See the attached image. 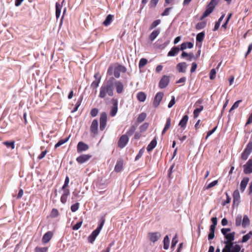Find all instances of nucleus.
<instances>
[{"instance_id": "obj_1", "label": "nucleus", "mask_w": 252, "mask_h": 252, "mask_svg": "<svg viewBox=\"0 0 252 252\" xmlns=\"http://www.w3.org/2000/svg\"><path fill=\"white\" fill-rule=\"evenodd\" d=\"M126 68L123 65L120 64H110L108 68L107 72V77L110 79H114L113 75L115 78H119L121 73H125L126 71Z\"/></svg>"}, {"instance_id": "obj_2", "label": "nucleus", "mask_w": 252, "mask_h": 252, "mask_svg": "<svg viewBox=\"0 0 252 252\" xmlns=\"http://www.w3.org/2000/svg\"><path fill=\"white\" fill-rule=\"evenodd\" d=\"M107 94L110 96L113 95V84L112 82H108L101 87L99 97L104 98Z\"/></svg>"}, {"instance_id": "obj_3", "label": "nucleus", "mask_w": 252, "mask_h": 252, "mask_svg": "<svg viewBox=\"0 0 252 252\" xmlns=\"http://www.w3.org/2000/svg\"><path fill=\"white\" fill-rule=\"evenodd\" d=\"M219 1L220 0H211L207 5L206 10L200 17V20H202L208 16L213 11L215 7L218 4Z\"/></svg>"}, {"instance_id": "obj_4", "label": "nucleus", "mask_w": 252, "mask_h": 252, "mask_svg": "<svg viewBox=\"0 0 252 252\" xmlns=\"http://www.w3.org/2000/svg\"><path fill=\"white\" fill-rule=\"evenodd\" d=\"M104 222L105 220L102 219V221L101 222L99 225L94 230L91 235L89 236L88 241L90 243H93L96 237L99 234L100 230H101L104 225Z\"/></svg>"}, {"instance_id": "obj_5", "label": "nucleus", "mask_w": 252, "mask_h": 252, "mask_svg": "<svg viewBox=\"0 0 252 252\" xmlns=\"http://www.w3.org/2000/svg\"><path fill=\"white\" fill-rule=\"evenodd\" d=\"M252 152V140L250 141L247 145L246 148L241 154V158L242 159L246 160L248 159L249 155Z\"/></svg>"}, {"instance_id": "obj_6", "label": "nucleus", "mask_w": 252, "mask_h": 252, "mask_svg": "<svg viewBox=\"0 0 252 252\" xmlns=\"http://www.w3.org/2000/svg\"><path fill=\"white\" fill-rule=\"evenodd\" d=\"M235 235V233L234 232L223 235L224 238L227 240L226 241L224 242L225 246H228L230 247H232L233 246V245L234 244L233 241L234 240Z\"/></svg>"}, {"instance_id": "obj_7", "label": "nucleus", "mask_w": 252, "mask_h": 252, "mask_svg": "<svg viewBox=\"0 0 252 252\" xmlns=\"http://www.w3.org/2000/svg\"><path fill=\"white\" fill-rule=\"evenodd\" d=\"M107 116L106 112L101 113L100 117V129L103 130L107 124Z\"/></svg>"}, {"instance_id": "obj_8", "label": "nucleus", "mask_w": 252, "mask_h": 252, "mask_svg": "<svg viewBox=\"0 0 252 252\" xmlns=\"http://www.w3.org/2000/svg\"><path fill=\"white\" fill-rule=\"evenodd\" d=\"M128 140L129 139L127 135L124 134L121 136L118 142L119 147L121 148H124L127 144Z\"/></svg>"}, {"instance_id": "obj_9", "label": "nucleus", "mask_w": 252, "mask_h": 252, "mask_svg": "<svg viewBox=\"0 0 252 252\" xmlns=\"http://www.w3.org/2000/svg\"><path fill=\"white\" fill-rule=\"evenodd\" d=\"M148 237L150 241L154 243L161 237V234L158 232H151L148 234Z\"/></svg>"}, {"instance_id": "obj_10", "label": "nucleus", "mask_w": 252, "mask_h": 252, "mask_svg": "<svg viewBox=\"0 0 252 252\" xmlns=\"http://www.w3.org/2000/svg\"><path fill=\"white\" fill-rule=\"evenodd\" d=\"M233 206H237L239 205L240 195L239 191L238 189L234 190L233 193Z\"/></svg>"}, {"instance_id": "obj_11", "label": "nucleus", "mask_w": 252, "mask_h": 252, "mask_svg": "<svg viewBox=\"0 0 252 252\" xmlns=\"http://www.w3.org/2000/svg\"><path fill=\"white\" fill-rule=\"evenodd\" d=\"M163 93L159 92L156 94L153 101V105L155 107H157L162 99Z\"/></svg>"}, {"instance_id": "obj_12", "label": "nucleus", "mask_w": 252, "mask_h": 252, "mask_svg": "<svg viewBox=\"0 0 252 252\" xmlns=\"http://www.w3.org/2000/svg\"><path fill=\"white\" fill-rule=\"evenodd\" d=\"M98 124L97 120L96 119L94 120L90 126V130L94 135H96L98 133Z\"/></svg>"}, {"instance_id": "obj_13", "label": "nucleus", "mask_w": 252, "mask_h": 252, "mask_svg": "<svg viewBox=\"0 0 252 252\" xmlns=\"http://www.w3.org/2000/svg\"><path fill=\"white\" fill-rule=\"evenodd\" d=\"M91 157L90 155H82L76 158V160L79 163L83 164L89 160Z\"/></svg>"}, {"instance_id": "obj_14", "label": "nucleus", "mask_w": 252, "mask_h": 252, "mask_svg": "<svg viewBox=\"0 0 252 252\" xmlns=\"http://www.w3.org/2000/svg\"><path fill=\"white\" fill-rule=\"evenodd\" d=\"M89 149V146L83 142H79L77 146V150L78 153H81L86 151Z\"/></svg>"}, {"instance_id": "obj_15", "label": "nucleus", "mask_w": 252, "mask_h": 252, "mask_svg": "<svg viewBox=\"0 0 252 252\" xmlns=\"http://www.w3.org/2000/svg\"><path fill=\"white\" fill-rule=\"evenodd\" d=\"M53 235V233L51 231H48L46 232L43 236L42 242L44 244L47 243L51 239Z\"/></svg>"}, {"instance_id": "obj_16", "label": "nucleus", "mask_w": 252, "mask_h": 252, "mask_svg": "<svg viewBox=\"0 0 252 252\" xmlns=\"http://www.w3.org/2000/svg\"><path fill=\"white\" fill-rule=\"evenodd\" d=\"M160 32V30L159 29H157L154 31L150 34L149 36V39L151 41H153L158 36Z\"/></svg>"}, {"instance_id": "obj_17", "label": "nucleus", "mask_w": 252, "mask_h": 252, "mask_svg": "<svg viewBox=\"0 0 252 252\" xmlns=\"http://www.w3.org/2000/svg\"><path fill=\"white\" fill-rule=\"evenodd\" d=\"M114 15L111 14H109L106 16V18L105 20L103 21L102 24L105 27H107L109 26L111 23H112L113 19H114Z\"/></svg>"}, {"instance_id": "obj_18", "label": "nucleus", "mask_w": 252, "mask_h": 252, "mask_svg": "<svg viewBox=\"0 0 252 252\" xmlns=\"http://www.w3.org/2000/svg\"><path fill=\"white\" fill-rule=\"evenodd\" d=\"M180 50V48L178 46L173 47L168 53L167 55L170 57L175 56L179 53Z\"/></svg>"}, {"instance_id": "obj_19", "label": "nucleus", "mask_w": 252, "mask_h": 252, "mask_svg": "<svg viewBox=\"0 0 252 252\" xmlns=\"http://www.w3.org/2000/svg\"><path fill=\"white\" fill-rule=\"evenodd\" d=\"M249 181V178L247 177L244 178L240 183V190L241 192H243Z\"/></svg>"}, {"instance_id": "obj_20", "label": "nucleus", "mask_w": 252, "mask_h": 252, "mask_svg": "<svg viewBox=\"0 0 252 252\" xmlns=\"http://www.w3.org/2000/svg\"><path fill=\"white\" fill-rule=\"evenodd\" d=\"M181 50L184 51V50L186 49L187 48L191 49L193 47V44L192 43L190 42H184L182 43L180 45Z\"/></svg>"}, {"instance_id": "obj_21", "label": "nucleus", "mask_w": 252, "mask_h": 252, "mask_svg": "<svg viewBox=\"0 0 252 252\" xmlns=\"http://www.w3.org/2000/svg\"><path fill=\"white\" fill-rule=\"evenodd\" d=\"M123 168V161L122 160H118L115 167V171L117 172H119L122 170Z\"/></svg>"}, {"instance_id": "obj_22", "label": "nucleus", "mask_w": 252, "mask_h": 252, "mask_svg": "<svg viewBox=\"0 0 252 252\" xmlns=\"http://www.w3.org/2000/svg\"><path fill=\"white\" fill-rule=\"evenodd\" d=\"M157 144L156 138H155L154 139H153L151 142L150 143V144L148 145L147 150L148 152H150L152 151L155 147L156 146Z\"/></svg>"}, {"instance_id": "obj_23", "label": "nucleus", "mask_w": 252, "mask_h": 252, "mask_svg": "<svg viewBox=\"0 0 252 252\" xmlns=\"http://www.w3.org/2000/svg\"><path fill=\"white\" fill-rule=\"evenodd\" d=\"M187 67V64L186 63H180L177 65V69L179 72H184Z\"/></svg>"}, {"instance_id": "obj_24", "label": "nucleus", "mask_w": 252, "mask_h": 252, "mask_svg": "<svg viewBox=\"0 0 252 252\" xmlns=\"http://www.w3.org/2000/svg\"><path fill=\"white\" fill-rule=\"evenodd\" d=\"M189 117L188 115H185L181 120L180 121L179 126H180L181 127H185L187 125V123L188 121Z\"/></svg>"}, {"instance_id": "obj_25", "label": "nucleus", "mask_w": 252, "mask_h": 252, "mask_svg": "<svg viewBox=\"0 0 252 252\" xmlns=\"http://www.w3.org/2000/svg\"><path fill=\"white\" fill-rule=\"evenodd\" d=\"M244 172L246 174H250L252 173V166L249 164L248 162L243 165Z\"/></svg>"}, {"instance_id": "obj_26", "label": "nucleus", "mask_w": 252, "mask_h": 252, "mask_svg": "<svg viewBox=\"0 0 252 252\" xmlns=\"http://www.w3.org/2000/svg\"><path fill=\"white\" fill-rule=\"evenodd\" d=\"M181 57L183 58H187V60L191 61L193 58V54L192 53H188L183 51L181 54Z\"/></svg>"}, {"instance_id": "obj_27", "label": "nucleus", "mask_w": 252, "mask_h": 252, "mask_svg": "<svg viewBox=\"0 0 252 252\" xmlns=\"http://www.w3.org/2000/svg\"><path fill=\"white\" fill-rule=\"evenodd\" d=\"M118 111V103L116 101H115V102L113 104V105L112 107L111 112H110V115L112 117H114L117 114V112Z\"/></svg>"}, {"instance_id": "obj_28", "label": "nucleus", "mask_w": 252, "mask_h": 252, "mask_svg": "<svg viewBox=\"0 0 252 252\" xmlns=\"http://www.w3.org/2000/svg\"><path fill=\"white\" fill-rule=\"evenodd\" d=\"M171 121V120L170 118H168L167 119L165 125L164 127L161 132L162 135H163L166 132V131L168 129H169V128L170 127Z\"/></svg>"}, {"instance_id": "obj_29", "label": "nucleus", "mask_w": 252, "mask_h": 252, "mask_svg": "<svg viewBox=\"0 0 252 252\" xmlns=\"http://www.w3.org/2000/svg\"><path fill=\"white\" fill-rule=\"evenodd\" d=\"M250 224V220L249 217L247 215H244L242 222L243 227L245 228L247 226H249Z\"/></svg>"}, {"instance_id": "obj_30", "label": "nucleus", "mask_w": 252, "mask_h": 252, "mask_svg": "<svg viewBox=\"0 0 252 252\" xmlns=\"http://www.w3.org/2000/svg\"><path fill=\"white\" fill-rule=\"evenodd\" d=\"M62 8V5L60 3L56 2V16L57 19H58L60 16Z\"/></svg>"}, {"instance_id": "obj_31", "label": "nucleus", "mask_w": 252, "mask_h": 252, "mask_svg": "<svg viewBox=\"0 0 252 252\" xmlns=\"http://www.w3.org/2000/svg\"><path fill=\"white\" fill-rule=\"evenodd\" d=\"M115 86L116 87L117 92L118 94L122 93L124 89V86L123 84L119 81H117L115 83Z\"/></svg>"}, {"instance_id": "obj_32", "label": "nucleus", "mask_w": 252, "mask_h": 252, "mask_svg": "<svg viewBox=\"0 0 252 252\" xmlns=\"http://www.w3.org/2000/svg\"><path fill=\"white\" fill-rule=\"evenodd\" d=\"M224 16H225L224 14H222L220 17V18L219 19L218 21H217L215 23V26H214V29H213L214 31H216L217 30H218L219 29V27L220 26V23L221 22V21L223 19V18L224 17Z\"/></svg>"}, {"instance_id": "obj_33", "label": "nucleus", "mask_w": 252, "mask_h": 252, "mask_svg": "<svg viewBox=\"0 0 252 252\" xmlns=\"http://www.w3.org/2000/svg\"><path fill=\"white\" fill-rule=\"evenodd\" d=\"M137 98L139 101L144 102L146 100V95L144 93L141 92L137 94Z\"/></svg>"}, {"instance_id": "obj_34", "label": "nucleus", "mask_w": 252, "mask_h": 252, "mask_svg": "<svg viewBox=\"0 0 252 252\" xmlns=\"http://www.w3.org/2000/svg\"><path fill=\"white\" fill-rule=\"evenodd\" d=\"M204 107L202 105L199 106L198 108H196L193 111V117L196 118L199 115V113L203 110Z\"/></svg>"}, {"instance_id": "obj_35", "label": "nucleus", "mask_w": 252, "mask_h": 252, "mask_svg": "<svg viewBox=\"0 0 252 252\" xmlns=\"http://www.w3.org/2000/svg\"><path fill=\"white\" fill-rule=\"evenodd\" d=\"M170 240L168 235H166L163 240V248L167 250L169 248Z\"/></svg>"}, {"instance_id": "obj_36", "label": "nucleus", "mask_w": 252, "mask_h": 252, "mask_svg": "<svg viewBox=\"0 0 252 252\" xmlns=\"http://www.w3.org/2000/svg\"><path fill=\"white\" fill-rule=\"evenodd\" d=\"M147 117V115L145 113H142L138 116L137 119V122L138 123H141L142 122H143L145 119H146Z\"/></svg>"}, {"instance_id": "obj_37", "label": "nucleus", "mask_w": 252, "mask_h": 252, "mask_svg": "<svg viewBox=\"0 0 252 252\" xmlns=\"http://www.w3.org/2000/svg\"><path fill=\"white\" fill-rule=\"evenodd\" d=\"M169 84V80H160L159 83V87L161 89L165 88Z\"/></svg>"}, {"instance_id": "obj_38", "label": "nucleus", "mask_w": 252, "mask_h": 252, "mask_svg": "<svg viewBox=\"0 0 252 252\" xmlns=\"http://www.w3.org/2000/svg\"><path fill=\"white\" fill-rule=\"evenodd\" d=\"M204 36H205V32H201L198 33L196 35V41L199 42H201L203 40V39L204 38Z\"/></svg>"}, {"instance_id": "obj_39", "label": "nucleus", "mask_w": 252, "mask_h": 252, "mask_svg": "<svg viewBox=\"0 0 252 252\" xmlns=\"http://www.w3.org/2000/svg\"><path fill=\"white\" fill-rule=\"evenodd\" d=\"M241 250V247L238 245L236 244L230 248V252H240Z\"/></svg>"}, {"instance_id": "obj_40", "label": "nucleus", "mask_w": 252, "mask_h": 252, "mask_svg": "<svg viewBox=\"0 0 252 252\" xmlns=\"http://www.w3.org/2000/svg\"><path fill=\"white\" fill-rule=\"evenodd\" d=\"M69 137L66 138H65V139H61L55 145V147L56 148L61 146V145H62L64 143H66L69 139Z\"/></svg>"}, {"instance_id": "obj_41", "label": "nucleus", "mask_w": 252, "mask_h": 252, "mask_svg": "<svg viewBox=\"0 0 252 252\" xmlns=\"http://www.w3.org/2000/svg\"><path fill=\"white\" fill-rule=\"evenodd\" d=\"M242 216L241 215H238L237 216L235 219V225L237 226H240L242 222Z\"/></svg>"}, {"instance_id": "obj_42", "label": "nucleus", "mask_w": 252, "mask_h": 252, "mask_svg": "<svg viewBox=\"0 0 252 252\" xmlns=\"http://www.w3.org/2000/svg\"><path fill=\"white\" fill-rule=\"evenodd\" d=\"M225 194L226 195V199L221 203V205L223 206H225L227 204L229 203L231 199V197L229 196L228 193L227 192H225Z\"/></svg>"}, {"instance_id": "obj_43", "label": "nucleus", "mask_w": 252, "mask_h": 252, "mask_svg": "<svg viewBox=\"0 0 252 252\" xmlns=\"http://www.w3.org/2000/svg\"><path fill=\"white\" fill-rule=\"evenodd\" d=\"M206 25V22H201L198 23L195 26V28L197 30H200L203 29Z\"/></svg>"}, {"instance_id": "obj_44", "label": "nucleus", "mask_w": 252, "mask_h": 252, "mask_svg": "<svg viewBox=\"0 0 252 252\" xmlns=\"http://www.w3.org/2000/svg\"><path fill=\"white\" fill-rule=\"evenodd\" d=\"M218 183V180L214 181L212 183H210L208 185H207V186L205 185L204 187V189L205 190L208 189L215 186L216 185H217Z\"/></svg>"}, {"instance_id": "obj_45", "label": "nucleus", "mask_w": 252, "mask_h": 252, "mask_svg": "<svg viewBox=\"0 0 252 252\" xmlns=\"http://www.w3.org/2000/svg\"><path fill=\"white\" fill-rule=\"evenodd\" d=\"M148 63V61L146 59L142 58L139 63V67L140 68L143 67Z\"/></svg>"}, {"instance_id": "obj_46", "label": "nucleus", "mask_w": 252, "mask_h": 252, "mask_svg": "<svg viewBox=\"0 0 252 252\" xmlns=\"http://www.w3.org/2000/svg\"><path fill=\"white\" fill-rule=\"evenodd\" d=\"M161 22V20L159 19L154 21L150 25V29L152 30L158 26Z\"/></svg>"}, {"instance_id": "obj_47", "label": "nucleus", "mask_w": 252, "mask_h": 252, "mask_svg": "<svg viewBox=\"0 0 252 252\" xmlns=\"http://www.w3.org/2000/svg\"><path fill=\"white\" fill-rule=\"evenodd\" d=\"M252 235V231L249 232L248 234L243 236V237L242 238V242L243 243H245V242H247L250 239V238H251V236Z\"/></svg>"}, {"instance_id": "obj_48", "label": "nucleus", "mask_w": 252, "mask_h": 252, "mask_svg": "<svg viewBox=\"0 0 252 252\" xmlns=\"http://www.w3.org/2000/svg\"><path fill=\"white\" fill-rule=\"evenodd\" d=\"M232 13H229L228 15L227 19H226L225 23L222 25V28H223L225 29H227V24L228 23V22H229L230 19L232 17Z\"/></svg>"}, {"instance_id": "obj_49", "label": "nucleus", "mask_w": 252, "mask_h": 252, "mask_svg": "<svg viewBox=\"0 0 252 252\" xmlns=\"http://www.w3.org/2000/svg\"><path fill=\"white\" fill-rule=\"evenodd\" d=\"M242 101L241 100H239L236 101L232 106L230 109L229 110V112H231L232 110L236 109L238 107L239 103Z\"/></svg>"}, {"instance_id": "obj_50", "label": "nucleus", "mask_w": 252, "mask_h": 252, "mask_svg": "<svg viewBox=\"0 0 252 252\" xmlns=\"http://www.w3.org/2000/svg\"><path fill=\"white\" fill-rule=\"evenodd\" d=\"M136 130V127L134 126H132L129 129L127 132V135L131 136L134 133Z\"/></svg>"}, {"instance_id": "obj_51", "label": "nucleus", "mask_w": 252, "mask_h": 252, "mask_svg": "<svg viewBox=\"0 0 252 252\" xmlns=\"http://www.w3.org/2000/svg\"><path fill=\"white\" fill-rule=\"evenodd\" d=\"M80 204L78 202L73 204L71 206V210L72 212H75L79 209Z\"/></svg>"}, {"instance_id": "obj_52", "label": "nucleus", "mask_w": 252, "mask_h": 252, "mask_svg": "<svg viewBox=\"0 0 252 252\" xmlns=\"http://www.w3.org/2000/svg\"><path fill=\"white\" fill-rule=\"evenodd\" d=\"M149 126V123H145L142 125H141L140 127V132H142L145 131Z\"/></svg>"}, {"instance_id": "obj_53", "label": "nucleus", "mask_w": 252, "mask_h": 252, "mask_svg": "<svg viewBox=\"0 0 252 252\" xmlns=\"http://www.w3.org/2000/svg\"><path fill=\"white\" fill-rule=\"evenodd\" d=\"M4 144L7 147V148H11V149H13L14 148V142L11 141H6L4 142Z\"/></svg>"}, {"instance_id": "obj_54", "label": "nucleus", "mask_w": 252, "mask_h": 252, "mask_svg": "<svg viewBox=\"0 0 252 252\" xmlns=\"http://www.w3.org/2000/svg\"><path fill=\"white\" fill-rule=\"evenodd\" d=\"M59 215V211L56 209H53L51 212L50 216L52 218H55L57 217Z\"/></svg>"}, {"instance_id": "obj_55", "label": "nucleus", "mask_w": 252, "mask_h": 252, "mask_svg": "<svg viewBox=\"0 0 252 252\" xmlns=\"http://www.w3.org/2000/svg\"><path fill=\"white\" fill-rule=\"evenodd\" d=\"M178 243L177 235L176 234L172 240L171 248H174Z\"/></svg>"}, {"instance_id": "obj_56", "label": "nucleus", "mask_w": 252, "mask_h": 252, "mask_svg": "<svg viewBox=\"0 0 252 252\" xmlns=\"http://www.w3.org/2000/svg\"><path fill=\"white\" fill-rule=\"evenodd\" d=\"M48 248L47 247L40 248L36 247L35 249V252H47Z\"/></svg>"}, {"instance_id": "obj_57", "label": "nucleus", "mask_w": 252, "mask_h": 252, "mask_svg": "<svg viewBox=\"0 0 252 252\" xmlns=\"http://www.w3.org/2000/svg\"><path fill=\"white\" fill-rule=\"evenodd\" d=\"M98 113V109L97 108H93L91 111V115L93 117L96 116Z\"/></svg>"}, {"instance_id": "obj_58", "label": "nucleus", "mask_w": 252, "mask_h": 252, "mask_svg": "<svg viewBox=\"0 0 252 252\" xmlns=\"http://www.w3.org/2000/svg\"><path fill=\"white\" fill-rule=\"evenodd\" d=\"M216 69H212L210 72V79H214L216 77Z\"/></svg>"}, {"instance_id": "obj_59", "label": "nucleus", "mask_w": 252, "mask_h": 252, "mask_svg": "<svg viewBox=\"0 0 252 252\" xmlns=\"http://www.w3.org/2000/svg\"><path fill=\"white\" fill-rule=\"evenodd\" d=\"M159 0H151L149 5L150 7H155L158 4Z\"/></svg>"}, {"instance_id": "obj_60", "label": "nucleus", "mask_w": 252, "mask_h": 252, "mask_svg": "<svg viewBox=\"0 0 252 252\" xmlns=\"http://www.w3.org/2000/svg\"><path fill=\"white\" fill-rule=\"evenodd\" d=\"M69 182V177L68 176H66L65 179L64 185L62 188V189H64L68 186Z\"/></svg>"}, {"instance_id": "obj_61", "label": "nucleus", "mask_w": 252, "mask_h": 252, "mask_svg": "<svg viewBox=\"0 0 252 252\" xmlns=\"http://www.w3.org/2000/svg\"><path fill=\"white\" fill-rule=\"evenodd\" d=\"M175 103V97L174 96H172V99L168 103V107L170 108H171Z\"/></svg>"}, {"instance_id": "obj_62", "label": "nucleus", "mask_w": 252, "mask_h": 252, "mask_svg": "<svg viewBox=\"0 0 252 252\" xmlns=\"http://www.w3.org/2000/svg\"><path fill=\"white\" fill-rule=\"evenodd\" d=\"M82 221H79L78 222H77L75 225H74L73 227H72V229L73 230H78L79 229L81 225H82Z\"/></svg>"}, {"instance_id": "obj_63", "label": "nucleus", "mask_w": 252, "mask_h": 252, "mask_svg": "<svg viewBox=\"0 0 252 252\" xmlns=\"http://www.w3.org/2000/svg\"><path fill=\"white\" fill-rule=\"evenodd\" d=\"M171 9V7H168V8H165L164 11L161 14V15L162 16L168 15L169 11Z\"/></svg>"}, {"instance_id": "obj_64", "label": "nucleus", "mask_w": 252, "mask_h": 252, "mask_svg": "<svg viewBox=\"0 0 252 252\" xmlns=\"http://www.w3.org/2000/svg\"><path fill=\"white\" fill-rule=\"evenodd\" d=\"M100 80H95L92 83V87H94V88H97L99 84Z\"/></svg>"}]
</instances>
